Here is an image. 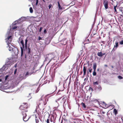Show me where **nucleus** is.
<instances>
[{
  "label": "nucleus",
  "mask_w": 123,
  "mask_h": 123,
  "mask_svg": "<svg viewBox=\"0 0 123 123\" xmlns=\"http://www.w3.org/2000/svg\"><path fill=\"white\" fill-rule=\"evenodd\" d=\"M123 3V0H118V1L117 2V5H118V4L119 5Z\"/></svg>",
  "instance_id": "nucleus-10"
},
{
  "label": "nucleus",
  "mask_w": 123,
  "mask_h": 123,
  "mask_svg": "<svg viewBox=\"0 0 123 123\" xmlns=\"http://www.w3.org/2000/svg\"><path fill=\"white\" fill-rule=\"evenodd\" d=\"M27 41L28 40L27 39V38L25 40V47L26 48L27 47Z\"/></svg>",
  "instance_id": "nucleus-19"
},
{
  "label": "nucleus",
  "mask_w": 123,
  "mask_h": 123,
  "mask_svg": "<svg viewBox=\"0 0 123 123\" xmlns=\"http://www.w3.org/2000/svg\"><path fill=\"white\" fill-rule=\"evenodd\" d=\"M9 44L7 45L9 47V50L10 51H12L13 50V48L11 47L10 46Z\"/></svg>",
  "instance_id": "nucleus-18"
},
{
  "label": "nucleus",
  "mask_w": 123,
  "mask_h": 123,
  "mask_svg": "<svg viewBox=\"0 0 123 123\" xmlns=\"http://www.w3.org/2000/svg\"><path fill=\"white\" fill-rule=\"evenodd\" d=\"M2 81V80L0 79V82H1Z\"/></svg>",
  "instance_id": "nucleus-52"
},
{
  "label": "nucleus",
  "mask_w": 123,
  "mask_h": 123,
  "mask_svg": "<svg viewBox=\"0 0 123 123\" xmlns=\"http://www.w3.org/2000/svg\"><path fill=\"white\" fill-rule=\"evenodd\" d=\"M102 113L103 114H104L105 113V112H104L103 111V112H102Z\"/></svg>",
  "instance_id": "nucleus-47"
},
{
  "label": "nucleus",
  "mask_w": 123,
  "mask_h": 123,
  "mask_svg": "<svg viewBox=\"0 0 123 123\" xmlns=\"http://www.w3.org/2000/svg\"><path fill=\"white\" fill-rule=\"evenodd\" d=\"M16 50H17V51L18 52V50H17V49H16Z\"/></svg>",
  "instance_id": "nucleus-56"
},
{
  "label": "nucleus",
  "mask_w": 123,
  "mask_h": 123,
  "mask_svg": "<svg viewBox=\"0 0 123 123\" xmlns=\"http://www.w3.org/2000/svg\"><path fill=\"white\" fill-rule=\"evenodd\" d=\"M51 6H52V5H51V4L50 5H49V9H50V8H51Z\"/></svg>",
  "instance_id": "nucleus-37"
},
{
  "label": "nucleus",
  "mask_w": 123,
  "mask_h": 123,
  "mask_svg": "<svg viewBox=\"0 0 123 123\" xmlns=\"http://www.w3.org/2000/svg\"><path fill=\"white\" fill-rule=\"evenodd\" d=\"M80 105L82 106V107L84 108H85L86 107V106L85 105V104L83 102L81 103Z\"/></svg>",
  "instance_id": "nucleus-12"
},
{
  "label": "nucleus",
  "mask_w": 123,
  "mask_h": 123,
  "mask_svg": "<svg viewBox=\"0 0 123 123\" xmlns=\"http://www.w3.org/2000/svg\"><path fill=\"white\" fill-rule=\"evenodd\" d=\"M104 66H105V67H107V65H104Z\"/></svg>",
  "instance_id": "nucleus-50"
},
{
  "label": "nucleus",
  "mask_w": 123,
  "mask_h": 123,
  "mask_svg": "<svg viewBox=\"0 0 123 123\" xmlns=\"http://www.w3.org/2000/svg\"><path fill=\"white\" fill-rule=\"evenodd\" d=\"M20 48L21 49V56H22L23 55V48L22 47H21Z\"/></svg>",
  "instance_id": "nucleus-15"
},
{
  "label": "nucleus",
  "mask_w": 123,
  "mask_h": 123,
  "mask_svg": "<svg viewBox=\"0 0 123 123\" xmlns=\"http://www.w3.org/2000/svg\"><path fill=\"white\" fill-rule=\"evenodd\" d=\"M111 1L113 2V0H110Z\"/></svg>",
  "instance_id": "nucleus-57"
},
{
  "label": "nucleus",
  "mask_w": 123,
  "mask_h": 123,
  "mask_svg": "<svg viewBox=\"0 0 123 123\" xmlns=\"http://www.w3.org/2000/svg\"><path fill=\"white\" fill-rule=\"evenodd\" d=\"M119 9V11L122 12V14H123V8L122 7H120Z\"/></svg>",
  "instance_id": "nucleus-23"
},
{
  "label": "nucleus",
  "mask_w": 123,
  "mask_h": 123,
  "mask_svg": "<svg viewBox=\"0 0 123 123\" xmlns=\"http://www.w3.org/2000/svg\"><path fill=\"white\" fill-rule=\"evenodd\" d=\"M35 120L36 123H38L39 122L38 118L36 116H35Z\"/></svg>",
  "instance_id": "nucleus-14"
},
{
  "label": "nucleus",
  "mask_w": 123,
  "mask_h": 123,
  "mask_svg": "<svg viewBox=\"0 0 123 123\" xmlns=\"http://www.w3.org/2000/svg\"><path fill=\"white\" fill-rule=\"evenodd\" d=\"M55 89L54 90V91H55Z\"/></svg>",
  "instance_id": "nucleus-61"
},
{
  "label": "nucleus",
  "mask_w": 123,
  "mask_h": 123,
  "mask_svg": "<svg viewBox=\"0 0 123 123\" xmlns=\"http://www.w3.org/2000/svg\"><path fill=\"white\" fill-rule=\"evenodd\" d=\"M103 4L105 9H107L108 8V2L106 0H104Z\"/></svg>",
  "instance_id": "nucleus-5"
},
{
  "label": "nucleus",
  "mask_w": 123,
  "mask_h": 123,
  "mask_svg": "<svg viewBox=\"0 0 123 123\" xmlns=\"http://www.w3.org/2000/svg\"><path fill=\"white\" fill-rule=\"evenodd\" d=\"M28 104L27 103H23L22 105H21L20 107V109L22 110V112L23 116V119L25 121H27L29 118L27 116L26 112L27 111V109L28 108Z\"/></svg>",
  "instance_id": "nucleus-1"
},
{
  "label": "nucleus",
  "mask_w": 123,
  "mask_h": 123,
  "mask_svg": "<svg viewBox=\"0 0 123 123\" xmlns=\"http://www.w3.org/2000/svg\"><path fill=\"white\" fill-rule=\"evenodd\" d=\"M88 70L89 72L90 73H91L92 72V69L91 67L89 68H88Z\"/></svg>",
  "instance_id": "nucleus-26"
},
{
  "label": "nucleus",
  "mask_w": 123,
  "mask_h": 123,
  "mask_svg": "<svg viewBox=\"0 0 123 123\" xmlns=\"http://www.w3.org/2000/svg\"><path fill=\"white\" fill-rule=\"evenodd\" d=\"M37 109H36L35 110V111H36V112L37 113H37Z\"/></svg>",
  "instance_id": "nucleus-51"
},
{
  "label": "nucleus",
  "mask_w": 123,
  "mask_h": 123,
  "mask_svg": "<svg viewBox=\"0 0 123 123\" xmlns=\"http://www.w3.org/2000/svg\"><path fill=\"white\" fill-rule=\"evenodd\" d=\"M17 28V26H14L12 28V29L13 30H14L16 29Z\"/></svg>",
  "instance_id": "nucleus-31"
},
{
  "label": "nucleus",
  "mask_w": 123,
  "mask_h": 123,
  "mask_svg": "<svg viewBox=\"0 0 123 123\" xmlns=\"http://www.w3.org/2000/svg\"><path fill=\"white\" fill-rule=\"evenodd\" d=\"M17 68H16L15 70L14 71V74H15L16 73V72H17Z\"/></svg>",
  "instance_id": "nucleus-36"
},
{
  "label": "nucleus",
  "mask_w": 123,
  "mask_h": 123,
  "mask_svg": "<svg viewBox=\"0 0 123 123\" xmlns=\"http://www.w3.org/2000/svg\"><path fill=\"white\" fill-rule=\"evenodd\" d=\"M117 5L116 6H114V9L115 10L114 12H117L116 9V7H117Z\"/></svg>",
  "instance_id": "nucleus-27"
},
{
  "label": "nucleus",
  "mask_w": 123,
  "mask_h": 123,
  "mask_svg": "<svg viewBox=\"0 0 123 123\" xmlns=\"http://www.w3.org/2000/svg\"><path fill=\"white\" fill-rule=\"evenodd\" d=\"M47 103L46 99L43 96H42L40 99L37 102V103L38 105H40L41 104L43 105H45Z\"/></svg>",
  "instance_id": "nucleus-2"
},
{
  "label": "nucleus",
  "mask_w": 123,
  "mask_h": 123,
  "mask_svg": "<svg viewBox=\"0 0 123 123\" xmlns=\"http://www.w3.org/2000/svg\"><path fill=\"white\" fill-rule=\"evenodd\" d=\"M121 15V16H122V15Z\"/></svg>",
  "instance_id": "nucleus-60"
},
{
  "label": "nucleus",
  "mask_w": 123,
  "mask_h": 123,
  "mask_svg": "<svg viewBox=\"0 0 123 123\" xmlns=\"http://www.w3.org/2000/svg\"><path fill=\"white\" fill-rule=\"evenodd\" d=\"M97 55L100 57H101L103 56L102 53V52L100 51V52H98L97 54Z\"/></svg>",
  "instance_id": "nucleus-11"
},
{
  "label": "nucleus",
  "mask_w": 123,
  "mask_h": 123,
  "mask_svg": "<svg viewBox=\"0 0 123 123\" xmlns=\"http://www.w3.org/2000/svg\"><path fill=\"white\" fill-rule=\"evenodd\" d=\"M44 32L45 33H46L47 31L46 29H45L44 30Z\"/></svg>",
  "instance_id": "nucleus-43"
},
{
  "label": "nucleus",
  "mask_w": 123,
  "mask_h": 123,
  "mask_svg": "<svg viewBox=\"0 0 123 123\" xmlns=\"http://www.w3.org/2000/svg\"><path fill=\"white\" fill-rule=\"evenodd\" d=\"M54 54L52 53H50L49 54H48L46 55V57L47 58H49L51 60L52 58H54ZM51 61L50 60L49 63Z\"/></svg>",
  "instance_id": "nucleus-3"
},
{
  "label": "nucleus",
  "mask_w": 123,
  "mask_h": 123,
  "mask_svg": "<svg viewBox=\"0 0 123 123\" xmlns=\"http://www.w3.org/2000/svg\"><path fill=\"white\" fill-rule=\"evenodd\" d=\"M28 54H30L31 52V49H30V48H28Z\"/></svg>",
  "instance_id": "nucleus-29"
},
{
  "label": "nucleus",
  "mask_w": 123,
  "mask_h": 123,
  "mask_svg": "<svg viewBox=\"0 0 123 123\" xmlns=\"http://www.w3.org/2000/svg\"><path fill=\"white\" fill-rule=\"evenodd\" d=\"M46 40H48V39H45V41H46Z\"/></svg>",
  "instance_id": "nucleus-58"
},
{
  "label": "nucleus",
  "mask_w": 123,
  "mask_h": 123,
  "mask_svg": "<svg viewBox=\"0 0 123 123\" xmlns=\"http://www.w3.org/2000/svg\"><path fill=\"white\" fill-rule=\"evenodd\" d=\"M97 71H99V68H98L97 69Z\"/></svg>",
  "instance_id": "nucleus-49"
},
{
  "label": "nucleus",
  "mask_w": 123,
  "mask_h": 123,
  "mask_svg": "<svg viewBox=\"0 0 123 123\" xmlns=\"http://www.w3.org/2000/svg\"><path fill=\"white\" fill-rule=\"evenodd\" d=\"M96 70H93V76H95L96 75Z\"/></svg>",
  "instance_id": "nucleus-25"
},
{
  "label": "nucleus",
  "mask_w": 123,
  "mask_h": 123,
  "mask_svg": "<svg viewBox=\"0 0 123 123\" xmlns=\"http://www.w3.org/2000/svg\"><path fill=\"white\" fill-rule=\"evenodd\" d=\"M113 112L114 113V114L115 115H116L117 114V111L116 109H114Z\"/></svg>",
  "instance_id": "nucleus-16"
},
{
  "label": "nucleus",
  "mask_w": 123,
  "mask_h": 123,
  "mask_svg": "<svg viewBox=\"0 0 123 123\" xmlns=\"http://www.w3.org/2000/svg\"><path fill=\"white\" fill-rule=\"evenodd\" d=\"M43 28L42 27H41L40 28L39 30V32H41L42 29Z\"/></svg>",
  "instance_id": "nucleus-34"
},
{
  "label": "nucleus",
  "mask_w": 123,
  "mask_h": 123,
  "mask_svg": "<svg viewBox=\"0 0 123 123\" xmlns=\"http://www.w3.org/2000/svg\"><path fill=\"white\" fill-rule=\"evenodd\" d=\"M86 67L84 66L83 68V76H84L86 74Z\"/></svg>",
  "instance_id": "nucleus-9"
},
{
  "label": "nucleus",
  "mask_w": 123,
  "mask_h": 123,
  "mask_svg": "<svg viewBox=\"0 0 123 123\" xmlns=\"http://www.w3.org/2000/svg\"><path fill=\"white\" fill-rule=\"evenodd\" d=\"M16 22H17V21H15V22H14V23H13L12 24H13V25H16V24H16V23H16Z\"/></svg>",
  "instance_id": "nucleus-39"
},
{
  "label": "nucleus",
  "mask_w": 123,
  "mask_h": 123,
  "mask_svg": "<svg viewBox=\"0 0 123 123\" xmlns=\"http://www.w3.org/2000/svg\"><path fill=\"white\" fill-rule=\"evenodd\" d=\"M38 2V0H36V5H37Z\"/></svg>",
  "instance_id": "nucleus-35"
},
{
  "label": "nucleus",
  "mask_w": 123,
  "mask_h": 123,
  "mask_svg": "<svg viewBox=\"0 0 123 123\" xmlns=\"http://www.w3.org/2000/svg\"><path fill=\"white\" fill-rule=\"evenodd\" d=\"M56 88V87L55 88Z\"/></svg>",
  "instance_id": "nucleus-63"
},
{
  "label": "nucleus",
  "mask_w": 123,
  "mask_h": 123,
  "mask_svg": "<svg viewBox=\"0 0 123 123\" xmlns=\"http://www.w3.org/2000/svg\"><path fill=\"white\" fill-rule=\"evenodd\" d=\"M58 6L59 9H60L62 10V7H61V5H60L59 2V1L58 2Z\"/></svg>",
  "instance_id": "nucleus-17"
},
{
  "label": "nucleus",
  "mask_w": 123,
  "mask_h": 123,
  "mask_svg": "<svg viewBox=\"0 0 123 123\" xmlns=\"http://www.w3.org/2000/svg\"><path fill=\"white\" fill-rule=\"evenodd\" d=\"M97 88L99 91L101 90L102 89V88L100 85H99L98 86Z\"/></svg>",
  "instance_id": "nucleus-20"
},
{
  "label": "nucleus",
  "mask_w": 123,
  "mask_h": 123,
  "mask_svg": "<svg viewBox=\"0 0 123 123\" xmlns=\"http://www.w3.org/2000/svg\"><path fill=\"white\" fill-rule=\"evenodd\" d=\"M82 73V71H81L80 73V75Z\"/></svg>",
  "instance_id": "nucleus-45"
},
{
  "label": "nucleus",
  "mask_w": 123,
  "mask_h": 123,
  "mask_svg": "<svg viewBox=\"0 0 123 123\" xmlns=\"http://www.w3.org/2000/svg\"><path fill=\"white\" fill-rule=\"evenodd\" d=\"M96 34V33H93V31L92 34H91V36H94V35H95Z\"/></svg>",
  "instance_id": "nucleus-32"
},
{
  "label": "nucleus",
  "mask_w": 123,
  "mask_h": 123,
  "mask_svg": "<svg viewBox=\"0 0 123 123\" xmlns=\"http://www.w3.org/2000/svg\"><path fill=\"white\" fill-rule=\"evenodd\" d=\"M97 67V64L95 63L93 64V70H96Z\"/></svg>",
  "instance_id": "nucleus-13"
},
{
  "label": "nucleus",
  "mask_w": 123,
  "mask_h": 123,
  "mask_svg": "<svg viewBox=\"0 0 123 123\" xmlns=\"http://www.w3.org/2000/svg\"><path fill=\"white\" fill-rule=\"evenodd\" d=\"M44 2H45V1L44 0H42Z\"/></svg>",
  "instance_id": "nucleus-54"
},
{
  "label": "nucleus",
  "mask_w": 123,
  "mask_h": 123,
  "mask_svg": "<svg viewBox=\"0 0 123 123\" xmlns=\"http://www.w3.org/2000/svg\"><path fill=\"white\" fill-rule=\"evenodd\" d=\"M105 54V53H102L103 56Z\"/></svg>",
  "instance_id": "nucleus-53"
},
{
  "label": "nucleus",
  "mask_w": 123,
  "mask_h": 123,
  "mask_svg": "<svg viewBox=\"0 0 123 123\" xmlns=\"http://www.w3.org/2000/svg\"><path fill=\"white\" fill-rule=\"evenodd\" d=\"M20 40H21V41H20V43L22 44L23 48H24L25 45L24 44L23 40L22 39V38H19V40L20 41Z\"/></svg>",
  "instance_id": "nucleus-8"
},
{
  "label": "nucleus",
  "mask_w": 123,
  "mask_h": 123,
  "mask_svg": "<svg viewBox=\"0 0 123 123\" xmlns=\"http://www.w3.org/2000/svg\"><path fill=\"white\" fill-rule=\"evenodd\" d=\"M115 44V45H114V48L112 50L115 51L116 49L117 48L118 46V42H116Z\"/></svg>",
  "instance_id": "nucleus-7"
},
{
  "label": "nucleus",
  "mask_w": 123,
  "mask_h": 123,
  "mask_svg": "<svg viewBox=\"0 0 123 123\" xmlns=\"http://www.w3.org/2000/svg\"><path fill=\"white\" fill-rule=\"evenodd\" d=\"M38 39L39 40H40L42 39V38L40 37H39L38 38Z\"/></svg>",
  "instance_id": "nucleus-40"
},
{
  "label": "nucleus",
  "mask_w": 123,
  "mask_h": 123,
  "mask_svg": "<svg viewBox=\"0 0 123 123\" xmlns=\"http://www.w3.org/2000/svg\"><path fill=\"white\" fill-rule=\"evenodd\" d=\"M48 99H47V101H48Z\"/></svg>",
  "instance_id": "nucleus-64"
},
{
  "label": "nucleus",
  "mask_w": 123,
  "mask_h": 123,
  "mask_svg": "<svg viewBox=\"0 0 123 123\" xmlns=\"http://www.w3.org/2000/svg\"><path fill=\"white\" fill-rule=\"evenodd\" d=\"M52 117L54 119V116H53V115H52V116H51V119L50 120V121L51 122H52V121H53V122L54 123H55V120H53H53H52Z\"/></svg>",
  "instance_id": "nucleus-24"
},
{
  "label": "nucleus",
  "mask_w": 123,
  "mask_h": 123,
  "mask_svg": "<svg viewBox=\"0 0 123 123\" xmlns=\"http://www.w3.org/2000/svg\"><path fill=\"white\" fill-rule=\"evenodd\" d=\"M120 44L122 45L123 44V40L121 41L119 43Z\"/></svg>",
  "instance_id": "nucleus-30"
},
{
  "label": "nucleus",
  "mask_w": 123,
  "mask_h": 123,
  "mask_svg": "<svg viewBox=\"0 0 123 123\" xmlns=\"http://www.w3.org/2000/svg\"><path fill=\"white\" fill-rule=\"evenodd\" d=\"M30 12L31 13H32L33 12V10L32 8V7H31L29 9Z\"/></svg>",
  "instance_id": "nucleus-21"
},
{
  "label": "nucleus",
  "mask_w": 123,
  "mask_h": 123,
  "mask_svg": "<svg viewBox=\"0 0 123 123\" xmlns=\"http://www.w3.org/2000/svg\"><path fill=\"white\" fill-rule=\"evenodd\" d=\"M8 40V42H7V44H9L12 40V36H10L8 37L7 38Z\"/></svg>",
  "instance_id": "nucleus-6"
},
{
  "label": "nucleus",
  "mask_w": 123,
  "mask_h": 123,
  "mask_svg": "<svg viewBox=\"0 0 123 123\" xmlns=\"http://www.w3.org/2000/svg\"><path fill=\"white\" fill-rule=\"evenodd\" d=\"M46 122L47 123H49V120L48 118L47 119Z\"/></svg>",
  "instance_id": "nucleus-33"
},
{
  "label": "nucleus",
  "mask_w": 123,
  "mask_h": 123,
  "mask_svg": "<svg viewBox=\"0 0 123 123\" xmlns=\"http://www.w3.org/2000/svg\"><path fill=\"white\" fill-rule=\"evenodd\" d=\"M8 75H7L6 76L5 79V80H6L7 79V78L8 77Z\"/></svg>",
  "instance_id": "nucleus-42"
},
{
  "label": "nucleus",
  "mask_w": 123,
  "mask_h": 123,
  "mask_svg": "<svg viewBox=\"0 0 123 123\" xmlns=\"http://www.w3.org/2000/svg\"><path fill=\"white\" fill-rule=\"evenodd\" d=\"M48 41H49L48 43H50V41L49 40H48Z\"/></svg>",
  "instance_id": "nucleus-55"
},
{
  "label": "nucleus",
  "mask_w": 123,
  "mask_h": 123,
  "mask_svg": "<svg viewBox=\"0 0 123 123\" xmlns=\"http://www.w3.org/2000/svg\"><path fill=\"white\" fill-rule=\"evenodd\" d=\"M101 42L103 44H105V42L104 41H102Z\"/></svg>",
  "instance_id": "nucleus-44"
},
{
  "label": "nucleus",
  "mask_w": 123,
  "mask_h": 123,
  "mask_svg": "<svg viewBox=\"0 0 123 123\" xmlns=\"http://www.w3.org/2000/svg\"><path fill=\"white\" fill-rule=\"evenodd\" d=\"M11 64L10 61L8 60V61L6 63L5 65H4L3 67L2 68L4 69H5L6 68L8 67V65H9Z\"/></svg>",
  "instance_id": "nucleus-4"
},
{
  "label": "nucleus",
  "mask_w": 123,
  "mask_h": 123,
  "mask_svg": "<svg viewBox=\"0 0 123 123\" xmlns=\"http://www.w3.org/2000/svg\"><path fill=\"white\" fill-rule=\"evenodd\" d=\"M61 123H62V120Z\"/></svg>",
  "instance_id": "nucleus-59"
},
{
  "label": "nucleus",
  "mask_w": 123,
  "mask_h": 123,
  "mask_svg": "<svg viewBox=\"0 0 123 123\" xmlns=\"http://www.w3.org/2000/svg\"><path fill=\"white\" fill-rule=\"evenodd\" d=\"M101 46H102V45H103L102 44H101Z\"/></svg>",
  "instance_id": "nucleus-62"
},
{
  "label": "nucleus",
  "mask_w": 123,
  "mask_h": 123,
  "mask_svg": "<svg viewBox=\"0 0 123 123\" xmlns=\"http://www.w3.org/2000/svg\"><path fill=\"white\" fill-rule=\"evenodd\" d=\"M89 89H90V90H91L92 91L93 90V89L92 88V87H90L89 88Z\"/></svg>",
  "instance_id": "nucleus-41"
},
{
  "label": "nucleus",
  "mask_w": 123,
  "mask_h": 123,
  "mask_svg": "<svg viewBox=\"0 0 123 123\" xmlns=\"http://www.w3.org/2000/svg\"><path fill=\"white\" fill-rule=\"evenodd\" d=\"M29 73L28 72H27L25 74V76H26L27 75H29Z\"/></svg>",
  "instance_id": "nucleus-38"
},
{
  "label": "nucleus",
  "mask_w": 123,
  "mask_h": 123,
  "mask_svg": "<svg viewBox=\"0 0 123 123\" xmlns=\"http://www.w3.org/2000/svg\"><path fill=\"white\" fill-rule=\"evenodd\" d=\"M98 83L99 82L98 81L93 82V84L94 85H98Z\"/></svg>",
  "instance_id": "nucleus-22"
},
{
  "label": "nucleus",
  "mask_w": 123,
  "mask_h": 123,
  "mask_svg": "<svg viewBox=\"0 0 123 123\" xmlns=\"http://www.w3.org/2000/svg\"><path fill=\"white\" fill-rule=\"evenodd\" d=\"M118 78L119 79H122L123 78L120 76H118Z\"/></svg>",
  "instance_id": "nucleus-28"
},
{
  "label": "nucleus",
  "mask_w": 123,
  "mask_h": 123,
  "mask_svg": "<svg viewBox=\"0 0 123 123\" xmlns=\"http://www.w3.org/2000/svg\"><path fill=\"white\" fill-rule=\"evenodd\" d=\"M87 74H89V71H88V70L87 71Z\"/></svg>",
  "instance_id": "nucleus-46"
},
{
  "label": "nucleus",
  "mask_w": 123,
  "mask_h": 123,
  "mask_svg": "<svg viewBox=\"0 0 123 123\" xmlns=\"http://www.w3.org/2000/svg\"><path fill=\"white\" fill-rule=\"evenodd\" d=\"M46 114H47V115H48V117H49V114L48 113H46Z\"/></svg>",
  "instance_id": "nucleus-48"
}]
</instances>
